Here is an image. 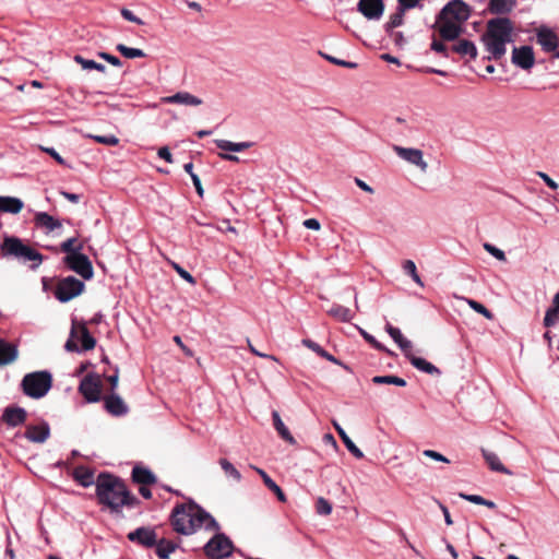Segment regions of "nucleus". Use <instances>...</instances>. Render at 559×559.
<instances>
[{
  "instance_id": "nucleus-25",
  "label": "nucleus",
  "mask_w": 559,
  "mask_h": 559,
  "mask_svg": "<svg viewBox=\"0 0 559 559\" xmlns=\"http://www.w3.org/2000/svg\"><path fill=\"white\" fill-rule=\"evenodd\" d=\"M17 358V347L0 338V366L9 365Z\"/></svg>"
},
{
  "instance_id": "nucleus-16",
  "label": "nucleus",
  "mask_w": 559,
  "mask_h": 559,
  "mask_svg": "<svg viewBox=\"0 0 559 559\" xmlns=\"http://www.w3.org/2000/svg\"><path fill=\"white\" fill-rule=\"evenodd\" d=\"M130 542L136 543L143 547H154L157 540L156 532L151 527H138L128 534Z\"/></svg>"
},
{
  "instance_id": "nucleus-46",
  "label": "nucleus",
  "mask_w": 559,
  "mask_h": 559,
  "mask_svg": "<svg viewBox=\"0 0 559 559\" xmlns=\"http://www.w3.org/2000/svg\"><path fill=\"white\" fill-rule=\"evenodd\" d=\"M81 331V344H82V350H91L96 345V340L91 335L87 328L82 324L80 326Z\"/></svg>"
},
{
  "instance_id": "nucleus-18",
  "label": "nucleus",
  "mask_w": 559,
  "mask_h": 559,
  "mask_svg": "<svg viewBox=\"0 0 559 559\" xmlns=\"http://www.w3.org/2000/svg\"><path fill=\"white\" fill-rule=\"evenodd\" d=\"M413 9V3H406L404 0H397V8L395 13L390 15L388 22L384 24L385 33H392L394 28L402 26L404 23L405 13Z\"/></svg>"
},
{
  "instance_id": "nucleus-27",
  "label": "nucleus",
  "mask_w": 559,
  "mask_h": 559,
  "mask_svg": "<svg viewBox=\"0 0 559 559\" xmlns=\"http://www.w3.org/2000/svg\"><path fill=\"white\" fill-rule=\"evenodd\" d=\"M481 454L491 471L512 475V472L500 462L499 456L495 452L483 449Z\"/></svg>"
},
{
  "instance_id": "nucleus-47",
  "label": "nucleus",
  "mask_w": 559,
  "mask_h": 559,
  "mask_svg": "<svg viewBox=\"0 0 559 559\" xmlns=\"http://www.w3.org/2000/svg\"><path fill=\"white\" fill-rule=\"evenodd\" d=\"M460 497L466 501H469L475 504L486 506L489 509H495L496 503L491 500H486L481 496L478 495H467V493H460Z\"/></svg>"
},
{
  "instance_id": "nucleus-58",
  "label": "nucleus",
  "mask_w": 559,
  "mask_h": 559,
  "mask_svg": "<svg viewBox=\"0 0 559 559\" xmlns=\"http://www.w3.org/2000/svg\"><path fill=\"white\" fill-rule=\"evenodd\" d=\"M43 151L50 155L59 165H67L66 160L53 147H44Z\"/></svg>"
},
{
  "instance_id": "nucleus-2",
  "label": "nucleus",
  "mask_w": 559,
  "mask_h": 559,
  "mask_svg": "<svg viewBox=\"0 0 559 559\" xmlns=\"http://www.w3.org/2000/svg\"><path fill=\"white\" fill-rule=\"evenodd\" d=\"M96 495L102 504L112 511L120 510L123 506H132L135 498L130 495L126 484L117 476L100 473L96 479Z\"/></svg>"
},
{
  "instance_id": "nucleus-50",
  "label": "nucleus",
  "mask_w": 559,
  "mask_h": 559,
  "mask_svg": "<svg viewBox=\"0 0 559 559\" xmlns=\"http://www.w3.org/2000/svg\"><path fill=\"white\" fill-rule=\"evenodd\" d=\"M316 511L320 515H329L332 512V504L323 497H319L316 502Z\"/></svg>"
},
{
  "instance_id": "nucleus-17",
  "label": "nucleus",
  "mask_w": 559,
  "mask_h": 559,
  "mask_svg": "<svg viewBox=\"0 0 559 559\" xmlns=\"http://www.w3.org/2000/svg\"><path fill=\"white\" fill-rule=\"evenodd\" d=\"M27 412L20 406H8L3 409L1 420L9 427H17L26 421Z\"/></svg>"
},
{
  "instance_id": "nucleus-1",
  "label": "nucleus",
  "mask_w": 559,
  "mask_h": 559,
  "mask_svg": "<svg viewBox=\"0 0 559 559\" xmlns=\"http://www.w3.org/2000/svg\"><path fill=\"white\" fill-rule=\"evenodd\" d=\"M171 524L174 530L182 535H191L202 527L205 531L221 530L217 521L193 501L174 509Z\"/></svg>"
},
{
  "instance_id": "nucleus-45",
  "label": "nucleus",
  "mask_w": 559,
  "mask_h": 559,
  "mask_svg": "<svg viewBox=\"0 0 559 559\" xmlns=\"http://www.w3.org/2000/svg\"><path fill=\"white\" fill-rule=\"evenodd\" d=\"M219 465L227 477L233 478L236 481L241 480L240 472L226 459L219 460Z\"/></svg>"
},
{
  "instance_id": "nucleus-57",
  "label": "nucleus",
  "mask_w": 559,
  "mask_h": 559,
  "mask_svg": "<svg viewBox=\"0 0 559 559\" xmlns=\"http://www.w3.org/2000/svg\"><path fill=\"white\" fill-rule=\"evenodd\" d=\"M423 454L429 459H432L438 462L449 463L450 461L442 455L441 453L435 451V450H424Z\"/></svg>"
},
{
  "instance_id": "nucleus-61",
  "label": "nucleus",
  "mask_w": 559,
  "mask_h": 559,
  "mask_svg": "<svg viewBox=\"0 0 559 559\" xmlns=\"http://www.w3.org/2000/svg\"><path fill=\"white\" fill-rule=\"evenodd\" d=\"M157 155L159 158L166 160L169 164H171L174 162L173 155L167 146L160 147L157 152Z\"/></svg>"
},
{
  "instance_id": "nucleus-10",
  "label": "nucleus",
  "mask_w": 559,
  "mask_h": 559,
  "mask_svg": "<svg viewBox=\"0 0 559 559\" xmlns=\"http://www.w3.org/2000/svg\"><path fill=\"white\" fill-rule=\"evenodd\" d=\"M393 151L403 160L409 163L411 165L418 167L421 173H424V174L427 173L428 164L424 159V153L421 150L394 145Z\"/></svg>"
},
{
  "instance_id": "nucleus-20",
  "label": "nucleus",
  "mask_w": 559,
  "mask_h": 559,
  "mask_svg": "<svg viewBox=\"0 0 559 559\" xmlns=\"http://www.w3.org/2000/svg\"><path fill=\"white\" fill-rule=\"evenodd\" d=\"M106 411L114 416H123L128 413V406L118 394H110L104 399Z\"/></svg>"
},
{
  "instance_id": "nucleus-28",
  "label": "nucleus",
  "mask_w": 559,
  "mask_h": 559,
  "mask_svg": "<svg viewBox=\"0 0 559 559\" xmlns=\"http://www.w3.org/2000/svg\"><path fill=\"white\" fill-rule=\"evenodd\" d=\"M251 467L261 476V478H262L264 485L267 487V489L271 490L272 492H274L281 502H285L286 501L285 493L283 492L281 487L265 473V471L260 467H257V466H251Z\"/></svg>"
},
{
  "instance_id": "nucleus-38",
  "label": "nucleus",
  "mask_w": 559,
  "mask_h": 559,
  "mask_svg": "<svg viewBox=\"0 0 559 559\" xmlns=\"http://www.w3.org/2000/svg\"><path fill=\"white\" fill-rule=\"evenodd\" d=\"M302 344L306 347L313 350L314 353H317L319 356L325 358L326 360L332 361L334 364H340L338 360L333 355H331L325 349H323L318 343H316L309 338H306V340H302Z\"/></svg>"
},
{
  "instance_id": "nucleus-34",
  "label": "nucleus",
  "mask_w": 559,
  "mask_h": 559,
  "mask_svg": "<svg viewBox=\"0 0 559 559\" xmlns=\"http://www.w3.org/2000/svg\"><path fill=\"white\" fill-rule=\"evenodd\" d=\"M154 546L158 559H169L170 554L178 548V544L166 538L157 539Z\"/></svg>"
},
{
  "instance_id": "nucleus-26",
  "label": "nucleus",
  "mask_w": 559,
  "mask_h": 559,
  "mask_svg": "<svg viewBox=\"0 0 559 559\" xmlns=\"http://www.w3.org/2000/svg\"><path fill=\"white\" fill-rule=\"evenodd\" d=\"M132 479L140 485H153L156 483V476L151 469L143 466H134L132 469Z\"/></svg>"
},
{
  "instance_id": "nucleus-11",
  "label": "nucleus",
  "mask_w": 559,
  "mask_h": 559,
  "mask_svg": "<svg viewBox=\"0 0 559 559\" xmlns=\"http://www.w3.org/2000/svg\"><path fill=\"white\" fill-rule=\"evenodd\" d=\"M79 391L88 403L98 402L100 400V382L98 378L92 373L85 376L79 385Z\"/></svg>"
},
{
  "instance_id": "nucleus-24",
  "label": "nucleus",
  "mask_w": 559,
  "mask_h": 559,
  "mask_svg": "<svg viewBox=\"0 0 559 559\" xmlns=\"http://www.w3.org/2000/svg\"><path fill=\"white\" fill-rule=\"evenodd\" d=\"M23 206L24 203L20 198L0 195V213L17 214Z\"/></svg>"
},
{
  "instance_id": "nucleus-54",
  "label": "nucleus",
  "mask_w": 559,
  "mask_h": 559,
  "mask_svg": "<svg viewBox=\"0 0 559 559\" xmlns=\"http://www.w3.org/2000/svg\"><path fill=\"white\" fill-rule=\"evenodd\" d=\"M430 49L436 51L437 53H441L443 57L449 56L447 46L442 41L437 39L435 36L432 38Z\"/></svg>"
},
{
  "instance_id": "nucleus-13",
  "label": "nucleus",
  "mask_w": 559,
  "mask_h": 559,
  "mask_svg": "<svg viewBox=\"0 0 559 559\" xmlns=\"http://www.w3.org/2000/svg\"><path fill=\"white\" fill-rule=\"evenodd\" d=\"M357 11L367 20L379 21L384 12L383 0H359Z\"/></svg>"
},
{
  "instance_id": "nucleus-44",
  "label": "nucleus",
  "mask_w": 559,
  "mask_h": 559,
  "mask_svg": "<svg viewBox=\"0 0 559 559\" xmlns=\"http://www.w3.org/2000/svg\"><path fill=\"white\" fill-rule=\"evenodd\" d=\"M116 49L128 59L143 58L145 57V52L139 48H131L123 44H118Z\"/></svg>"
},
{
  "instance_id": "nucleus-31",
  "label": "nucleus",
  "mask_w": 559,
  "mask_h": 559,
  "mask_svg": "<svg viewBox=\"0 0 559 559\" xmlns=\"http://www.w3.org/2000/svg\"><path fill=\"white\" fill-rule=\"evenodd\" d=\"M452 51L460 56H469L472 59L477 57V48L475 44L468 39H461L456 44L452 45Z\"/></svg>"
},
{
  "instance_id": "nucleus-62",
  "label": "nucleus",
  "mask_w": 559,
  "mask_h": 559,
  "mask_svg": "<svg viewBox=\"0 0 559 559\" xmlns=\"http://www.w3.org/2000/svg\"><path fill=\"white\" fill-rule=\"evenodd\" d=\"M386 34L394 40L395 45H397L400 47L405 45L406 40H405L402 32L393 31L392 33H386Z\"/></svg>"
},
{
  "instance_id": "nucleus-12",
  "label": "nucleus",
  "mask_w": 559,
  "mask_h": 559,
  "mask_svg": "<svg viewBox=\"0 0 559 559\" xmlns=\"http://www.w3.org/2000/svg\"><path fill=\"white\" fill-rule=\"evenodd\" d=\"M433 26L438 29L439 35L443 40H454L464 32L463 24L449 21L448 19L439 20V15H437Z\"/></svg>"
},
{
  "instance_id": "nucleus-37",
  "label": "nucleus",
  "mask_w": 559,
  "mask_h": 559,
  "mask_svg": "<svg viewBox=\"0 0 559 559\" xmlns=\"http://www.w3.org/2000/svg\"><path fill=\"white\" fill-rule=\"evenodd\" d=\"M214 143L216 144V146L223 151H228V152H242L249 147L252 146V143L251 142H231V141H228V140H222V139H217L214 141Z\"/></svg>"
},
{
  "instance_id": "nucleus-15",
  "label": "nucleus",
  "mask_w": 559,
  "mask_h": 559,
  "mask_svg": "<svg viewBox=\"0 0 559 559\" xmlns=\"http://www.w3.org/2000/svg\"><path fill=\"white\" fill-rule=\"evenodd\" d=\"M536 41L545 52L555 51L559 45L557 34L547 26H540L536 29Z\"/></svg>"
},
{
  "instance_id": "nucleus-48",
  "label": "nucleus",
  "mask_w": 559,
  "mask_h": 559,
  "mask_svg": "<svg viewBox=\"0 0 559 559\" xmlns=\"http://www.w3.org/2000/svg\"><path fill=\"white\" fill-rule=\"evenodd\" d=\"M462 299L465 300L467 302V305L477 313L483 314L486 319H489V320L492 319V313L483 304H480L474 299H468V298H462Z\"/></svg>"
},
{
  "instance_id": "nucleus-42",
  "label": "nucleus",
  "mask_w": 559,
  "mask_h": 559,
  "mask_svg": "<svg viewBox=\"0 0 559 559\" xmlns=\"http://www.w3.org/2000/svg\"><path fill=\"white\" fill-rule=\"evenodd\" d=\"M372 382L376 384H394L397 386H405L406 381L397 376H376L372 378Z\"/></svg>"
},
{
  "instance_id": "nucleus-33",
  "label": "nucleus",
  "mask_w": 559,
  "mask_h": 559,
  "mask_svg": "<svg viewBox=\"0 0 559 559\" xmlns=\"http://www.w3.org/2000/svg\"><path fill=\"white\" fill-rule=\"evenodd\" d=\"M335 430L337 431L338 436L341 437L343 443L345 444L346 449L356 457V459H362L364 453L353 442V440L348 437L346 431L337 424L333 423Z\"/></svg>"
},
{
  "instance_id": "nucleus-40",
  "label": "nucleus",
  "mask_w": 559,
  "mask_h": 559,
  "mask_svg": "<svg viewBox=\"0 0 559 559\" xmlns=\"http://www.w3.org/2000/svg\"><path fill=\"white\" fill-rule=\"evenodd\" d=\"M402 269L405 274L409 275L412 280L419 285L420 287H424V282L421 281L420 276L417 273L416 264L413 260H405L403 262Z\"/></svg>"
},
{
  "instance_id": "nucleus-14",
  "label": "nucleus",
  "mask_w": 559,
  "mask_h": 559,
  "mask_svg": "<svg viewBox=\"0 0 559 559\" xmlns=\"http://www.w3.org/2000/svg\"><path fill=\"white\" fill-rule=\"evenodd\" d=\"M511 61L514 66L523 70L532 69L535 63L533 48L531 46L514 47Z\"/></svg>"
},
{
  "instance_id": "nucleus-63",
  "label": "nucleus",
  "mask_w": 559,
  "mask_h": 559,
  "mask_svg": "<svg viewBox=\"0 0 559 559\" xmlns=\"http://www.w3.org/2000/svg\"><path fill=\"white\" fill-rule=\"evenodd\" d=\"M538 177L543 179V181L552 190L558 189V183L554 181L546 173L538 171Z\"/></svg>"
},
{
  "instance_id": "nucleus-35",
  "label": "nucleus",
  "mask_w": 559,
  "mask_h": 559,
  "mask_svg": "<svg viewBox=\"0 0 559 559\" xmlns=\"http://www.w3.org/2000/svg\"><path fill=\"white\" fill-rule=\"evenodd\" d=\"M516 5V0H490L488 9L492 14H507Z\"/></svg>"
},
{
  "instance_id": "nucleus-29",
  "label": "nucleus",
  "mask_w": 559,
  "mask_h": 559,
  "mask_svg": "<svg viewBox=\"0 0 559 559\" xmlns=\"http://www.w3.org/2000/svg\"><path fill=\"white\" fill-rule=\"evenodd\" d=\"M409 362L418 370L428 374H440V370L421 357L414 356L412 352L406 356Z\"/></svg>"
},
{
  "instance_id": "nucleus-64",
  "label": "nucleus",
  "mask_w": 559,
  "mask_h": 559,
  "mask_svg": "<svg viewBox=\"0 0 559 559\" xmlns=\"http://www.w3.org/2000/svg\"><path fill=\"white\" fill-rule=\"evenodd\" d=\"M304 226L308 229L319 230L321 225L318 219L308 218L304 221Z\"/></svg>"
},
{
  "instance_id": "nucleus-5",
  "label": "nucleus",
  "mask_w": 559,
  "mask_h": 559,
  "mask_svg": "<svg viewBox=\"0 0 559 559\" xmlns=\"http://www.w3.org/2000/svg\"><path fill=\"white\" fill-rule=\"evenodd\" d=\"M52 386V374L48 370H40L26 373L22 381L21 388L23 393L32 399L44 397Z\"/></svg>"
},
{
  "instance_id": "nucleus-3",
  "label": "nucleus",
  "mask_w": 559,
  "mask_h": 559,
  "mask_svg": "<svg viewBox=\"0 0 559 559\" xmlns=\"http://www.w3.org/2000/svg\"><path fill=\"white\" fill-rule=\"evenodd\" d=\"M513 24L508 17H495L487 22L481 41L489 52L488 60H500L506 55L507 44L513 40Z\"/></svg>"
},
{
  "instance_id": "nucleus-41",
  "label": "nucleus",
  "mask_w": 559,
  "mask_h": 559,
  "mask_svg": "<svg viewBox=\"0 0 559 559\" xmlns=\"http://www.w3.org/2000/svg\"><path fill=\"white\" fill-rule=\"evenodd\" d=\"M74 61L79 63L84 70H97L99 72H105L106 70V67L103 63L85 59L80 55L74 56Z\"/></svg>"
},
{
  "instance_id": "nucleus-21",
  "label": "nucleus",
  "mask_w": 559,
  "mask_h": 559,
  "mask_svg": "<svg viewBox=\"0 0 559 559\" xmlns=\"http://www.w3.org/2000/svg\"><path fill=\"white\" fill-rule=\"evenodd\" d=\"M35 225L46 230L47 234L61 228L62 224L46 212H36L34 216Z\"/></svg>"
},
{
  "instance_id": "nucleus-43",
  "label": "nucleus",
  "mask_w": 559,
  "mask_h": 559,
  "mask_svg": "<svg viewBox=\"0 0 559 559\" xmlns=\"http://www.w3.org/2000/svg\"><path fill=\"white\" fill-rule=\"evenodd\" d=\"M61 251L68 254H75L83 250V245L78 243V239L75 237L69 238L64 240L61 246Z\"/></svg>"
},
{
  "instance_id": "nucleus-23",
  "label": "nucleus",
  "mask_w": 559,
  "mask_h": 559,
  "mask_svg": "<svg viewBox=\"0 0 559 559\" xmlns=\"http://www.w3.org/2000/svg\"><path fill=\"white\" fill-rule=\"evenodd\" d=\"M163 102L166 104H180V105H185V106H199L202 104L201 98H199L188 92H178L174 95L164 97Z\"/></svg>"
},
{
  "instance_id": "nucleus-60",
  "label": "nucleus",
  "mask_w": 559,
  "mask_h": 559,
  "mask_svg": "<svg viewBox=\"0 0 559 559\" xmlns=\"http://www.w3.org/2000/svg\"><path fill=\"white\" fill-rule=\"evenodd\" d=\"M75 334V326H72L71 330V337L66 342L64 348L68 352H80V348L78 347L76 343L72 341V337Z\"/></svg>"
},
{
  "instance_id": "nucleus-49",
  "label": "nucleus",
  "mask_w": 559,
  "mask_h": 559,
  "mask_svg": "<svg viewBox=\"0 0 559 559\" xmlns=\"http://www.w3.org/2000/svg\"><path fill=\"white\" fill-rule=\"evenodd\" d=\"M559 321V311L556 310L552 306L547 309L544 317V325L546 328L554 326Z\"/></svg>"
},
{
  "instance_id": "nucleus-53",
  "label": "nucleus",
  "mask_w": 559,
  "mask_h": 559,
  "mask_svg": "<svg viewBox=\"0 0 559 559\" xmlns=\"http://www.w3.org/2000/svg\"><path fill=\"white\" fill-rule=\"evenodd\" d=\"M171 266L182 280L190 284H195L194 277L188 271L181 267L178 263L171 262Z\"/></svg>"
},
{
  "instance_id": "nucleus-19",
  "label": "nucleus",
  "mask_w": 559,
  "mask_h": 559,
  "mask_svg": "<svg viewBox=\"0 0 559 559\" xmlns=\"http://www.w3.org/2000/svg\"><path fill=\"white\" fill-rule=\"evenodd\" d=\"M50 436V427L47 423L40 425H29L26 428L24 437L34 443H44Z\"/></svg>"
},
{
  "instance_id": "nucleus-51",
  "label": "nucleus",
  "mask_w": 559,
  "mask_h": 559,
  "mask_svg": "<svg viewBox=\"0 0 559 559\" xmlns=\"http://www.w3.org/2000/svg\"><path fill=\"white\" fill-rule=\"evenodd\" d=\"M94 141L97 143L115 146L119 143V139L114 134H106V135H90Z\"/></svg>"
},
{
  "instance_id": "nucleus-6",
  "label": "nucleus",
  "mask_w": 559,
  "mask_h": 559,
  "mask_svg": "<svg viewBox=\"0 0 559 559\" xmlns=\"http://www.w3.org/2000/svg\"><path fill=\"white\" fill-rule=\"evenodd\" d=\"M215 535L204 545V552L211 559H225L233 554L231 540L219 531H214Z\"/></svg>"
},
{
  "instance_id": "nucleus-52",
  "label": "nucleus",
  "mask_w": 559,
  "mask_h": 559,
  "mask_svg": "<svg viewBox=\"0 0 559 559\" xmlns=\"http://www.w3.org/2000/svg\"><path fill=\"white\" fill-rule=\"evenodd\" d=\"M484 249L499 261H506V253L496 246L485 242Z\"/></svg>"
},
{
  "instance_id": "nucleus-39",
  "label": "nucleus",
  "mask_w": 559,
  "mask_h": 559,
  "mask_svg": "<svg viewBox=\"0 0 559 559\" xmlns=\"http://www.w3.org/2000/svg\"><path fill=\"white\" fill-rule=\"evenodd\" d=\"M357 330L359 331V334L364 337L366 342H368L373 348L384 352L385 354L393 356L394 353L390 350L388 347H385L383 344L378 342L371 334H369L367 331L361 329L360 326H357Z\"/></svg>"
},
{
  "instance_id": "nucleus-30",
  "label": "nucleus",
  "mask_w": 559,
  "mask_h": 559,
  "mask_svg": "<svg viewBox=\"0 0 559 559\" xmlns=\"http://www.w3.org/2000/svg\"><path fill=\"white\" fill-rule=\"evenodd\" d=\"M73 478L78 481L82 487H90L96 481L94 480V473L90 468L85 466H78L73 471Z\"/></svg>"
},
{
  "instance_id": "nucleus-9",
  "label": "nucleus",
  "mask_w": 559,
  "mask_h": 559,
  "mask_svg": "<svg viewBox=\"0 0 559 559\" xmlns=\"http://www.w3.org/2000/svg\"><path fill=\"white\" fill-rule=\"evenodd\" d=\"M64 263L76 274L82 276L84 280L93 277V265L90 259L81 251L75 254H68L64 258Z\"/></svg>"
},
{
  "instance_id": "nucleus-22",
  "label": "nucleus",
  "mask_w": 559,
  "mask_h": 559,
  "mask_svg": "<svg viewBox=\"0 0 559 559\" xmlns=\"http://www.w3.org/2000/svg\"><path fill=\"white\" fill-rule=\"evenodd\" d=\"M386 333L392 337V340L396 343L400 349L404 353L405 357L412 352L413 344L409 340L403 336L401 330L399 328L393 326L391 323L386 322L385 324Z\"/></svg>"
},
{
  "instance_id": "nucleus-7",
  "label": "nucleus",
  "mask_w": 559,
  "mask_h": 559,
  "mask_svg": "<svg viewBox=\"0 0 559 559\" xmlns=\"http://www.w3.org/2000/svg\"><path fill=\"white\" fill-rule=\"evenodd\" d=\"M439 20H445L464 24L471 16V8L463 0L449 1L438 13Z\"/></svg>"
},
{
  "instance_id": "nucleus-8",
  "label": "nucleus",
  "mask_w": 559,
  "mask_h": 559,
  "mask_svg": "<svg viewBox=\"0 0 559 559\" xmlns=\"http://www.w3.org/2000/svg\"><path fill=\"white\" fill-rule=\"evenodd\" d=\"M84 289V283L74 276H68L59 281L55 289V297L60 302H68L79 296Z\"/></svg>"
},
{
  "instance_id": "nucleus-59",
  "label": "nucleus",
  "mask_w": 559,
  "mask_h": 559,
  "mask_svg": "<svg viewBox=\"0 0 559 559\" xmlns=\"http://www.w3.org/2000/svg\"><path fill=\"white\" fill-rule=\"evenodd\" d=\"M325 58L329 61H331L332 63L337 64V66H342V67H345V68L354 69V68L357 67V63H355V62L341 60V59H337V58H334V57H330V56H325Z\"/></svg>"
},
{
  "instance_id": "nucleus-55",
  "label": "nucleus",
  "mask_w": 559,
  "mask_h": 559,
  "mask_svg": "<svg viewBox=\"0 0 559 559\" xmlns=\"http://www.w3.org/2000/svg\"><path fill=\"white\" fill-rule=\"evenodd\" d=\"M120 13H121L122 17L129 22L135 23L138 25L144 24V22L140 17L135 16L133 14V12L130 11L129 9L123 8V9H121Z\"/></svg>"
},
{
  "instance_id": "nucleus-32",
  "label": "nucleus",
  "mask_w": 559,
  "mask_h": 559,
  "mask_svg": "<svg viewBox=\"0 0 559 559\" xmlns=\"http://www.w3.org/2000/svg\"><path fill=\"white\" fill-rule=\"evenodd\" d=\"M272 418H273L274 428L277 431V433L281 436V438L283 440L287 441L289 444H295L296 439L293 437V435L290 433L288 428L283 423L278 412L273 411Z\"/></svg>"
},
{
  "instance_id": "nucleus-4",
  "label": "nucleus",
  "mask_w": 559,
  "mask_h": 559,
  "mask_svg": "<svg viewBox=\"0 0 559 559\" xmlns=\"http://www.w3.org/2000/svg\"><path fill=\"white\" fill-rule=\"evenodd\" d=\"M0 254L3 258L12 257L22 262L31 261L33 270L37 269L43 262V254L15 236H7L0 245Z\"/></svg>"
},
{
  "instance_id": "nucleus-56",
  "label": "nucleus",
  "mask_w": 559,
  "mask_h": 559,
  "mask_svg": "<svg viewBox=\"0 0 559 559\" xmlns=\"http://www.w3.org/2000/svg\"><path fill=\"white\" fill-rule=\"evenodd\" d=\"M98 57L106 60L108 63L112 64L114 67L122 66V62L118 57L112 56L108 52L100 51V52H98Z\"/></svg>"
},
{
  "instance_id": "nucleus-36",
  "label": "nucleus",
  "mask_w": 559,
  "mask_h": 559,
  "mask_svg": "<svg viewBox=\"0 0 559 559\" xmlns=\"http://www.w3.org/2000/svg\"><path fill=\"white\" fill-rule=\"evenodd\" d=\"M326 312L329 316L341 322H349L354 318V312L349 308L338 304L332 305Z\"/></svg>"
}]
</instances>
